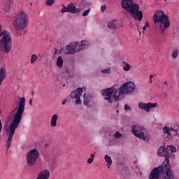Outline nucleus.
I'll use <instances>...</instances> for the list:
<instances>
[{"label": "nucleus", "instance_id": "nucleus-49", "mask_svg": "<svg viewBox=\"0 0 179 179\" xmlns=\"http://www.w3.org/2000/svg\"><path fill=\"white\" fill-rule=\"evenodd\" d=\"M117 113H119V110H116Z\"/></svg>", "mask_w": 179, "mask_h": 179}, {"label": "nucleus", "instance_id": "nucleus-24", "mask_svg": "<svg viewBox=\"0 0 179 179\" xmlns=\"http://www.w3.org/2000/svg\"><path fill=\"white\" fill-rule=\"evenodd\" d=\"M162 131L164 134H166L167 135H171V133L170 132V131H171V129H170V127H163Z\"/></svg>", "mask_w": 179, "mask_h": 179}, {"label": "nucleus", "instance_id": "nucleus-36", "mask_svg": "<svg viewBox=\"0 0 179 179\" xmlns=\"http://www.w3.org/2000/svg\"><path fill=\"white\" fill-rule=\"evenodd\" d=\"M171 131L172 132H173V134H174L175 135L177 136V134H178L177 130H176V129H173L172 127H171Z\"/></svg>", "mask_w": 179, "mask_h": 179}, {"label": "nucleus", "instance_id": "nucleus-53", "mask_svg": "<svg viewBox=\"0 0 179 179\" xmlns=\"http://www.w3.org/2000/svg\"><path fill=\"white\" fill-rule=\"evenodd\" d=\"M117 106H118V102H117Z\"/></svg>", "mask_w": 179, "mask_h": 179}, {"label": "nucleus", "instance_id": "nucleus-17", "mask_svg": "<svg viewBox=\"0 0 179 179\" xmlns=\"http://www.w3.org/2000/svg\"><path fill=\"white\" fill-rule=\"evenodd\" d=\"M56 65L58 68H62L64 66V59H62V56H59L57 57Z\"/></svg>", "mask_w": 179, "mask_h": 179}, {"label": "nucleus", "instance_id": "nucleus-52", "mask_svg": "<svg viewBox=\"0 0 179 179\" xmlns=\"http://www.w3.org/2000/svg\"><path fill=\"white\" fill-rule=\"evenodd\" d=\"M165 1V2H166V1H167V0H164Z\"/></svg>", "mask_w": 179, "mask_h": 179}, {"label": "nucleus", "instance_id": "nucleus-41", "mask_svg": "<svg viewBox=\"0 0 179 179\" xmlns=\"http://www.w3.org/2000/svg\"><path fill=\"white\" fill-rule=\"evenodd\" d=\"M95 155H96V152H94V154H91V155H90L91 159H94Z\"/></svg>", "mask_w": 179, "mask_h": 179}, {"label": "nucleus", "instance_id": "nucleus-43", "mask_svg": "<svg viewBox=\"0 0 179 179\" xmlns=\"http://www.w3.org/2000/svg\"><path fill=\"white\" fill-rule=\"evenodd\" d=\"M146 28H147V27H145V26L143 27V31H145V30H146Z\"/></svg>", "mask_w": 179, "mask_h": 179}, {"label": "nucleus", "instance_id": "nucleus-38", "mask_svg": "<svg viewBox=\"0 0 179 179\" xmlns=\"http://www.w3.org/2000/svg\"><path fill=\"white\" fill-rule=\"evenodd\" d=\"M66 101H67L66 99H64L63 101L62 102V104L63 106H65V104H66Z\"/></svg>", "mask_w": 179, "mask_h": 179}, {"label": "nucleus", "instance_id": "nucleus-14", "mask_svg": "<svg viewBox=\"0 0 179 179\" xmlns=\"http://www.w3.org/2000/svg\"><path fill=\"white\" fill-rule=\"evenodd\" d=\"M69 6V13H79L80 8H76V3L71 2Z\"/></svg>", "mask_w": 179, "mask_h": 179}, {"label": "nucleus", "instance_id": "nucleus-3", "mask_svg": "<svg viewBox=\"0 0 179 179\" xmlns=\"http://www.w3.org/2000/svg\"><path fill=\"white\" fill-rule=\"evenodd\" d=\"M135 83L127 81L120 87L113 85L110 88L103 89L101 93L105 100L108 103H113V99H115V101H118L121 96H124V94L129 96L135 90Z\"/></svg>", "mask_w": 179, "mask_h": 179}, {"label": "nucleus", "instance_id": "nucleus-12", "mask_svg": "<svg viewBox=\"0 0 179 179\" xmlns=\"http://www.w3.org/2000/svg\"><path fill=\"white\" fill-rule=\"evenodd\" d=\"M13 5V0H6L2 8V10H3V12H10V8H12Z\"/></svg>", "mask_w": 179, "mask_h": 179}, {"label": "nucleus", "instance_id": "nucleus-19", "mask_svg": "<svg viewBox=\"0 0 179 179\" xmlns=\"http://www.w3.org/2000/svg\"><path fill=\"white\" fill-rule=\"evenodd\" d=\"M108 27L114 30V29H117V24H115V20H112L108 23Z\"/></svg>", "mask_w": 179, "mask_h": 179}, {"label": "nucleus", "instance_id": "nucleus-42", "mask_svg": "<svg viewBox=\"0 0 179 179\" xmlns=\"http://www.w3.org/2000/svg\"><path fill=\"white\" fill-rule=\"evenodd\" d=\"M145 27H149V22H145Z\"/></svg>", "mask_w": 179, "mask_h": 179}, {"label": "nucleus", "instance_id": "nucleus-28", "mask_svg": "<svg viewBox=\"0 0 179 179\" xmlns=\"http://www.w3.org/2000/svg\"><path fill=\"white\" fill-rule=\"evenodd\" d=\"M37 60V56L36 55H32L31 57V64H34Z\"/></svg>", "mask_w": 179, "mask_h": 179}, {"label": "nucleus", "instance_id": "nucleus-2", "mask_svg": "<svg viewBox=\"0 0 179 179\" xmlns=\"http://www.w3.org/2000/svg\"><path fill=\"white\" fill-rule=\"evenodd\" d=\"M20 101L17 103V107H15L11 112H10V115L12 118L11 124L4 127V131L8 136L6 140V148L8 150L12 144V139L15 135L16 129L19 127V124L22 121V115L24 113V108L26 107V98L22 97L19 98Z\"/></svg>", "mask_w": 179, "mask_h": 179}, {"label": "nucleus", "instance_id": "nucleus-11", "mask_svg": "<svg viewBox=\"0 0 179 179\" xmlns=\"http://www.w3.org/2000/svg\"><path fill=\"white\" fill-rule=\"evenodd\" d=\"M155 107H157V103H145L143 102H140L138 103V108L141 110H144V111H146V113H150V108H155Z\"/></svg>", "mask_w": 179, "mask_h": 179}, {"label": "nucleus", "instance_id": "nucleus-23", "mask_svg": "<svg viewBox=\"0 0 179 179\" xmlns=\"http://www.w3.org/2000/svg\"><path fill=\"white\" fill-rule=\"evenodd\" d=\"M79 9H80V12H82V10L87 6V2H86L85 1H83L79 3Z\"/></svg>", "mask_w": 179, "mask_h": 179}, {"label": "nucleus", "instance_id": "nucleus-22", "mask_svg": "<svg viewBox=\"0 0 179 179\" xmlns=\"http://www.w3.org/2000/svg\"><path fill=\"white\" fill-rule=\"evenodd\" d=\"M123 69L124 71H129V69H131V68H132V66H131L129 64H128L127 62H123Z\"/></svg>", "mask_w": 179, "mask_h": 179}, {"label": "nucleus", "instance_id": "nucleus-40", "mask_svg": "<svg viewBox=\"0 0 179 179\" xmlns=\"http://www.w3.org/2000/svg\"><path fill=\"white\" fill-rule=\"evenodd\" d=\"M2 132V122H0V134Z\"/></svg>", "mask_w": 179, "mask_h": 179}, {"label": "nucleus", "instance_id": "nucleus-35", "mask_svg": "<svg viewBox=\"0 0 179 179\" xmlns=\"http://www.w3.org/2000/svg\"><path fill=\"white\" fill-rule=\"evenodd\" d=\"M106 9H107V6H101V10L102 12H105Z\"/></svg>", "mask_w": 179, "mask_h": 179}, {"label": "nucleus", "instance_id": "nucleus-44", "mask_svg": "<svg viewBox=\"0 0 179 179\" xmlns=\"http://www.w3.org/2000/svg\"><path fill=\"white\" fill-rule=\"evenodd\" d=\"M48 145H49L48 143H45V148H47Z\"/></svg>", "mask_w": 179, "mask_h": 179}, {"label": "nucleus", "instance_id": "nucleus-5", "mask_svg": "<svg viewBox=\"0 0 179 179\" xmlns=\"http://www.w3.org/2000/svg\"><path fill=\"white\" fill-rule=\"evenodd\" d=\"M153 22L155 24L159 23L158 29L160 31V34H164V31L170 27V19H169V15H164L163 10L155 11L153 15Z\"/></svg>", "mask_w": 179, "mask_h": 179}, {"label": "nucleus", "instance_id": "nucleus-18", "mask_svg": "<svg viewBox=\"0 0 179 179\" xmlns=\"http://www.w3.org/2000/svg\"><path fill=\"white\" fill-rule=\"evenodd\" d=\"M104 159L106 163H107L108 169H110V166L113 164V159H111V157H110L108 155H106Z\"/></svg>", "mask_w": 179, "mask_h": 179}, {"label": "nucleus", "instance_id": "nucleus-7", "mask_svg": "<svg viewBox=\"0 0 179 179\" xmlns=\"http://www.w3.org/2000/svg\"><path fill=\"white\" fill-rule=\"evenodd\" d=\"M40 157V152L38 150L34 148L27 152L26 160L28 167H34L37 164V160Z\"/></svg>", "mask_w": 179, "mask_h": 179}, {"label": "nucleus", "instance_id": "nucleus-6", "mask_svg": "<svg viewBox=\"0 0 179 179\" xmlns=\"http://www.w3.org/2000/svg\"><path fill=\"white\" fill-rule=\"evenodd\" d=\"M15 30H24L25 27H27L29 24V16L24 11L18 13L14 19L13 22Z\"/></svg>", "mask_w": 179, "mask_h": 179}, {"label": "nucleus", "instance_id": "nucleus-21", "mask_svg": "<svg viewBox=\"0 0 179 179\" xmlns=\"http://www.w3.org/2000/svg\"><path fill=\"white\" fill-rule=\"evenodd\" d=\"M84 97V105L88 107L89 106V99H90V96H87L86 94H84L83 95Z\"/></svg>", "mask_w": 179, "mask_h": 179}, {"label": "nucleus", "instance_id": "nucleus-39", "mask_svg": "<svg viewBox=\"0 0 179 179\" xmlns=\"http://www.w3.org/2000/svg\"><path fill=\"white\" fill-rule=\"evenodd\" d=\"M29 106H32V104H33V99H31L29 100Z\"/></svg>", "mask_w": 179, "mask_h": 179}, {"label": "nucleus", "instance_id": "nucleus-34", "mask_svg": "<svg viewBox=\"0 0 179 179\" xmlns=\"http://www.w3.org/2000/svg\"><path fill=\"white\" fill-rule=\"evenodd\" d=\"M124 110H129V111H131V106H129L128 104H126L124 106Z\"/></svg>", "mask_w": 179, "mask_h": 179}, {"label": "nucleus", "instance_id": "nucleus-32", "mask_svg": "<svg viewBox=\"0 0 179 179\" xmlns=\"http://www.w3.org/2000/svg\"><path fill=\"white\" fill-rule=\"evenodd\" d=\"M102 73H108L110 72V69H103L101 70Z\"/></svg>", "mask_w": 179, "mask_h": 179}, {"label": "nucleus", "instance_id": "nucleus-47", "mask_svg": "<svg viewBox=\"0 0 179 179\" xmlns=\"http://www.w3.org/2000/svg\"><path fill=\"white\" fill-rule=\"evenodd\" d=\"M164 85H166L167 86V81H164Z\"/></svg>", "mask_w": 179, "mask_h": 179}, {"label": "nucleus", "instance_id": "nucleus-45", "mask_svg": "<svg viewBox=\"0 0 179 179\" xmlns=\"http://www.w3.org/2000/svg\"><path fill=\"white\" fill-rule=\"evenodd\" d=\"M66 73H69V70L66 69Z\"/></svg>", "mask_w": 179, "mask_h": 179}, {"label": "nucleus", "instance_id": "nucleus-10", "mask_svg": "<svg viewBox=\"0 0 179 179\" xmlns=\"http://www.w3.org/2000/svg\"><path fill=\"white\" fill-rule=\"evenodd\" d=\"M78 42L71 43L67 46H66V51L67 54H76L79 52Z\"/></svg>", "mask_w": 179, "mask_h": 179}, {"label": "nucleus", "instance_id": "nucleus-46", "mask_svg": "<svg viewBox=\"0 0 179 179\" xmlns=\"http://www.w3.org/2000/svg\"><path fill=\"white\" fill-rule=\"evenodd\" d=\"M153 78V75H150V79H152Z\"/></svg>", "mask_w": 179, "mask_h": 179}, {"label": "nucleus", "instance_id": "nucleus-48", "mask_svg": "<svg viewBox=\"0 0 179 179\" xmlns=\"http://www.w3.org/2000/svg\"><path fill=\"white\" fill-rule=\"evenodd\" d=\"M31 95L33 96V94H34V92L32 91V92H31Z\"/></svg>", "mask_w": 179, "mask_h": 179}, {"label": "nucleus", "instance_id": "nucleus-4", "mask_svg": "<svg viewBox=\"0 0 179 179\" xmlns=\"http://www.w3.org/2000/svg\"><path fill=\"white\" fill-rule=\"evenodd\" d=\"M120 3L127 15L134 17V20L142 21L143 13L140 10L141 7L138 3H135L134 0H121Z\"/></svg>", "mask_w": 179, "mask_h": 179}, {"label": "nucleus", "instance_id": "nucleus-30", "mask_svg": "<svg viewBox=\"0 0 179 179\" xmlns=\"http://www.w3.org/2000/svg\"><path fill=\"white\" fill-rule=\"evenodd\" d=\"M177 57H178V50H174L172 53V58L176 59Z\"/></svg>", "mask_w": 179, "mask_h": 179}, {"label": "nucleus", "instance_id": "nucleus-1", "mask_svg": "<svg viewBox=\"0 0 179 179\" xmlns=\"http://www.w3.org/2000/svg\"><path fill=\"white\" fill-rule=\"evenodd\" d=\"M157 155L161 157L164 156L165 160L162 165L155 167L151 171L148 179H176L173 171H171V165L170 164V151L169 149L162 145L158 148Z\"/></svg>", "mask_w": 179, "mask_h": 179}, {"label": "nucleus", "instance_id": "nucleus-16", "mask_svg": "<svg viewBox=\"0 0 179 179\" xmlns=\"http://www.w3.org/2000/svg\"><path fill=\"white\" fill-rule=\"evenodd\" d=\"M58 120V115L55 114L52 115L51 122H50V125L53 128H55L57 127V120Z\"/></svg>", "mask_w": 179, "mask_h": 179}, {"label": "nucleus", "instance_id": "nucleus-51", "mask_svg": "<svg viewBox=\"0 0 179 179\" xmlns=\"http://www.w3.org/2000/svg\"><path fill=\"white\" fill-rule=\"evenodd\" d=\"M1 113V110H0V114Z\"/></svg>", "mask_w": 179, "mask_h": 179}, {"label": "nucleus", "instance_id": "nucleus-50", "mask_svg": "<svg viewBox=\"0 0 179 179\" xmlns=\"http://www.w3.org/2000/svg\"><path fill=\"white\" fill-rule=\"evenodd\" d=\"M8 119H10V117H8Z\"/></svg>", "mask_w": 179, "mask_h": 179}, {"label": "nucleus", "instance_id": "nucleus-8", "mask_svg": "<svg viewBox=\"0 0 179 179\" xmlns=\"http://www.w3.org/2000/svg\"><path fill=\"white\" fill-rule=\"evenodd\" d=\"M144 131L145 127L142 126H131V132L134 134V136H136V138H139V139H142L143 141H145V142H149L150 137H149V135L145 134Z\"/></svg>", "mask_w": 179, "mask_h": 179}, {"label": "nucleus", "instance_id": "nucleus-26", "mask_svg": "<svg viewBox=\"0 0 179 179\" xmlns=\"http://www.w3.org/2000/svg\"><path fill=\"white\" fill-rule=\"evenodd\" d=\"M45 5L47 6H52L54 5V0H46Z\"/></svg>", "mask_w": 179, "mask_h": 179}, {"label": "nucleus", "instance_id": "nucleus-20", "mask_svg": "<svg viewBox=\"0 0 179 179\" xmlns=\"http://www.w3.org/2000/svg\"><path fill=\"white\" fill-rule=\"evenodd\" d=\"M86 43H87L86 41H81V45H78L79 51H83V50H85V47H87V45L86 44Z\"/></svg>", "mask_w": 179, "mask_h": 179}, {"label": "nucleus", "instance_id": "nucleus-27", "mask_svg": "<svg viewBox=\"0 0 179 179\" xmlns=\"http://www.w3.org/2000/svg\"><path fill=\"white\" fill-rule=\"evenodd\" d=\"M168 148H170L171 153H174L177 152V148L174 147L173 145H168Z\"/></svg>", "mask_w": 179, "mask_h": 179}, {"label": "nucleus", "instance_id": "nucleus-15", "mask_svg": "<svg viewBox=\"0 0 179 179\" xmlns=\"http://www.w3.org/2000/svg\"><path fill=\"white\" fill-rule=\"evenodd\" d=\"M6 79V69L3 67L0 68V82H3Z\"/></svg>", "mask_w": 179, "mask_h": 179}, {"label": "nucleus", "instance_id": "nucleus-25", "mask_svg": "<svg viewBox=\"0 0 179 179\" xmlns=\"http://www.w3.org/2000/svg\"><path fill=\"white\" fill-rule=\"evenodd\" d=\"M63 8L61 9L62 13H65V12H69V6H65L64 4H62Z\"/></svg>", "mask_w": 179, "mask_h": 179}, {"label": "nucleus", "instance_id": "nucleus-33", "mask_svg": "<svg viewBox=\"0 0 179 179\" xmlns=\"http://www.w3.org/2000/svg\"><path fill=\"white\" fill-rule=\"evenodd\" d=\"M94 160V158H89L87 159L88 164H92V163L93 162Z\"/></svg>", "mask_w": 179, "mask_h": 179}, {"label": "nucleus", "instance_id": "nucleus-9", "mask_svg": "<svg viewBox=\"0 0 179 179\" xmlns=\"http://www.w3.org/2000/svg\"><path fill=\"white\" fill-rule=\"evenodd\" d=\"M82 93H83V89L78 88L76 91H73L70 94L71 99H75L76 106L82 104V101L80 100V96H82Z\"/></svg>", "mask_w": 179, "mask_h": 179}, {"label": "nucleus", "instance_id": "nucleus-29", "mask_svg": "<svg viewBox=\"0 0 179 179\" xmlns=\"http://www.w3.org/2000/svg\"><path fill=\"white\" fill-rule=\"evenodd\" d=\"M121 136H122V134L120 131H115L113 134V137L116 138H121Z\"/></svg>", "mask_w": 179, "mask_h": 179}, {"label": "nucleus", "instance_id": "nucleus-13", "mask_svg": "<svg viewBox=\"0 0 179 179\" xmlns=\"http://www.w3.org/2000/svg\"><path fill=\"white\" fill-rule=\"evenodd\" d=\"M36 179H50V171L48 169L41 171Z\"/></svg>", "mask_w": 179, "mask_h": 179}, {"label": "nucleus", "instance_id": "nucleus-37", "mask_svg": "<svg viewBox=\"0 0 179 179\" xmlns=\"http://www.w3.org/2000/svg\"><path fill=\"white\" fill-rule=\"evenodd\" d=\"M57 54H61V51L58 52V49L55 48V55H57Z\"/></svg>", "mask_w": 179, "mask_h": 179}, {"label": "nucleus", "instance_id": "nucleus-31", "mask_svg": "<svg viewBox=\"0 0 179 179\" xmlns=\"http://www.w3.org/2000/svg\"><path fill=\"white\" fill-rule=\"evenodd\" d=\"M90 12V8L85 10L84 13H83V16H84V17L87 16V15H89Z\"/></svg>", "mask_w": 179, "mask_h": 179}]
</instances>
